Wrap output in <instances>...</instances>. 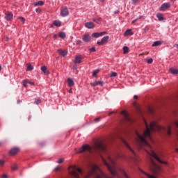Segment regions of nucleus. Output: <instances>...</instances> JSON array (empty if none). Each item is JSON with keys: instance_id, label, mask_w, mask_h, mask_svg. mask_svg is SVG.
<instances>
[{"instance_id": "obj_1", "label": "nucleus", "mask_w": 178, "mask_h": 178, "mask_svg": "<svg viewBox=\"0 0 178 178\" xmlns=\"http://www.w3.org/2000/svg\"><path fill=\"white\" fill-rule=\"evenodd\" d=\"M145 124L146 126V130L143 133V136L140 135L138 132H136V136L138 137V139L136 140V145L138 147V148H145V150L150 156H152L156 159L157 162H159V163H163L164 165H168V163L165 161H163L159 159L156 153L154 152L152 149V146H151L150 144L147 141V140H149L152 143V138L151 137V131H159V130H162L163 127H162L161 125H159L158 123L153 122H151L150 127H148V124L147 123V121H145Z\"/></svg>"}, {"instance_id": "obj_2", "label": "nucleus", "mask_w": 178, "mask_h": 178, "mask_svg": "<svg viewBox=\"0 0 178 178\" xmlns=\"http://www.w3.org/2000/svg\"><path fill=\"white\" fill-rule=\"evenodd\" d=\"M86 151L90 153L92 152V151H102L103 152H105V151H106V147H105L104 143L101 142L96 143L93 149L88 145H84L78 151H76V154H83V152H86Z\"/></svg>"}, {"instance_id": "obj_3", "label": "nucleus", "mask_w": 178, "mask_h": 178, "mask_svg": "<svg viewBox=\"0 0 178 178\" xmlns=\"http://www.w3.org/2000/svg\"><path fill=\"white\" fill-rule=\"evenodd\" d=\"M98 170H99V168L97 165H91L90 170L88 171L85 178H109L104 173H102V175L98 174Z\"/></svg>"}, {"instance_id": "obj_4", "label": "nucleus", "mask_w": 178, "mask_h": 178, "mask_svg": "<svg viewBox=\"0 0 178 178\" xmlns=\"http://www.w3.org/2000/svg\"><path fill=\"white\" fill-rule=\"evenodd\" d=\"M70 168L71 169L70 170V174L74 178H79V173H80V175H83V170L76 166H70Z\"/></svg>"}, {"instance_id": "obj_5", "label": "nucleus", "mask_w": 178, "mask_h": 178, "mask_svg": "<svg viewBox=\"0 0 178 178\" xmlns=\"http://www.w3.org/2000/svg\"><path fill=\"white\" fill-rule=\"evenodd\" d=\"M150 169L153 173H155L156 175H158L159 172H161V167H159L152 159H150Z\"/></svg>"}, {"instance_id": "obj_6", "label": "nucleus", "mask_w": 178, "mask_h": 178, "mask_svg": "<svg viewBox=\"0 0 178 178\" xmlns=\"http://www.w3.org/2000/svg\"><path fill=\"white\" fill-rule=\"evenodd\" d=\"M122 143L123 144H124L125 147H127L129 151H130L131 154H132L131 159L136 162V161H137V157L136 156V152H134V150H133L131 147H130V145H129V143H127V142H126V140H122Z\"/></svg>"}, {"instance_id": "obj_7", "label": "nucleus", "mask_w": 178, "mask_h": 178, "mask_svg": "<svg viewBox=\"0 0 178 178\" xmlns=\"http://www.w3.org/2000/svg\"><path fill=\"white\" fill-rule=\"evenodd\" d=\"M60 15L63 17H66L69 15V10H67V7H63L61 9Z\"/></svg>"}, {"instance_id": "obj_8", "label": "nucleus", "mask_w": 178, "mask_h": 178, "mask_svg": "<svg viewBox=\"0 0 178 178\" xmlns=\"http://www.w3.org/2000/svg\"><path fill=\"white\" fill-rule=\"evenodd\" d=\"M108 40H109V36H104L100 42H97V45H105L108 42Z\"/></svg>"}, {"instance_id": "obj_9", "label": "nucleus", "mask_w": 178, "mask_h": 178, "mask_svg": "<svg viewBox=\"0 0 178 178\" xmlns=\"http://www.w3.org/2000/svg\"><path fill=\"white\" fill-rule=\"evenodd\" d=\"M121 115L124 116V120H125V122H131V119L126 111H122Z\"/></svg>"}, {"instance_id": "obj_10", "label": "nucleus", "mask_w": 178, "mask_h": 178, "mask_svg": "<svg viewBox=\"0 0 178 178\" xmlns=\"http://www.w3.org/2000/svg\"><path fill=\"white\" fill-rule=\"evenodd\" d=\"M105 34H107L106 31L101 33H94L92 34V37H93L94 38H98L99 37H102V35H105Z\"/></svg>"}, {"instance_id": "obj_11", "label": "nucleus", "mask_w": 178, "mask_h": 178, "mask_svg": "<svg viewBox=\"0 0 178 178\" xmlns=\"http://www.w3.org/2000/svg\"><path fill=\"white\" fill-rule=\"evenodd\" d=\"M170 8V3H164L160 7V10H166V9H169Z\"/></svg>"}, {"instance_id": "obj_12", "label": "nucleus", "mask_w": 178, "mask_h": 178, "mask_svg": "<svg viewBox=\"0 0 178 178\" xmlns=\"http://www.w3.org/2000/svg\"><path fill=\"white\" fill-rule=\"evenodd\" d=\"M19 151L20 149L19 147H14L10 150L9 154L10 155H16Z\"/></svg>"}, {"instance_id": "obj_13", "label": "nucleus", "mask_w": 178, "mask_h": 178, "mask_svg": "<svg viewBox=\"0 0 178 178\" xmlns=\"http://www.w3.org/2000/svg\"><path fill=\"white\" fill-rule=\"evenodd\" d=\"M82 40L84 42H90V41H91V36L88 33H86L83 35Z\"/></svg>"}, {"instance_id": "obj_14", "label": "nucleus", "mask_w": 178, "mask_h": 178, "mask_svg": "<svg viewBox=\"0 0 178 178\" xmlns=\"http://www.w3.org/2000/svg\"><path fill=\"white\" fill-rule=\"evenodd\" d=\"M5 18L6 19V20H8L9 22V21L12 20V19H13V14H12V13H10V12H7V13H6Z\"/></svg>"}, {"instance_id": "obj_15", "label": "nucleus", "mask_w": 178, "mask_h": 178, "mask_svg": "<svg viewBox=\"0 0 178 178\" xmlns=\"http://www.w3.org/2000/svg\"><path fill=\"white\" fill-rule=\"evenodd\" d=\"M57 52L59 54V55H61V56H66V55H67V50H62L60 49L57 50Z\"/></svg>"}, {"instance_id": "obj_16", "label": "nucleus", "mask_w": 178, "mask_h": 178, "mask_svg": "<svg viewBox=\"0 0 178 178\" xmlns=\"http://www.w3.org/2000/svg\"><path fill=\"white\" fill-rule=\"evenodd\" d=\"M83 59V56L76 55L75 56V63H81V60Z\"/></svg>"}, {"instance_id": "obj_17", "label": "nucleus", "mask_w": 178, "mask_h": 178, "mask_svg": "<svg viewBox=\"0 0 178 178\" xmlns=\"http://www.w3.org/2000/svg\"><path fill=\"white\" fill-rule=\"evenodd\" d=\"M41 70H42V72H43L44 74H45L46 76H48L49 74V71H48V70H47V66H45V65L42 66Z\"/></svg>"}, {"instance_id": "obj_18", "label": "nucleus", "mask_w": 178, "mask_h": 178, "mask_svg": "<svg viewBox=\"0 0 178 178\" xmlns=\"http://www.w3.org/2000/svg\"><path fill=\"white\" fill-rule=\"evenodd\" d=\"M102 84H104V82L99 81H95V82L90 83V86L92 87H97V86H102Z\"/></svg>"}, {"instance_id": "obj_19", "label": "nucleus", "mask_w": 178, "mask_h": 178, "mask_svg": "<svg viewBox=\"0 0 178 178\" xmlns=\"http://www.w3.org/2000/svg\"><path fill=\"white\" fill-rule=\"evenodd\" d=\"M85 26L87 29H94L95 26H94V23L89 22H86L85 24Z\"/></svg>"}, {"instance_id": "obj_20", "label": "nucleus", "mask_w": 178, "mask_h": 178, "mask_svg": "<svg viewBox=\"0 0 178 178\" xmlns=\"http://www.w3.org/2000/svg\"><path fill=\"white\" fill-rule=\"evenodd\" d=\"M142 173H143L144 177H142V178H156L155 177L147 174V172H144V171L141 170Z\"/></svg>"}, {"instance_id": "obj_21", "label": "nucleus", "mask_w": 178, "mask_h": 178, "mask_svg": "<svg viewBox=\"0 0 178 178\" xmlns=\"http://www.w3.org/2000/svg\"><path fill=\"white\" fill-rule=\"evenodd\" d=\"M67 83L69 87H73L74 86V81H73V79L70 78L67 79Z\"/></svg>"}, {"instance_id": "obj_22", "label": "nucleus", "mask_w": 178, "mask_h": 178, "mask_svg": "<svg viewBox=\"0 0 178 178\" xmlns=\"http://www.w3.org/2000/svg\"><path fill=\"white\" fill-rule=\"evenodd\" d=\"M44 5V1H38L37 2L33 3L34 6H42Z\"/></svg>"}, {"instance_id": "obj_23", "label": "nucleus", "mask_w": 178, "mask_h": 178, "mask_svg": "<svg viewBox=\"0 0 178 178\" xmlns=\"http://www.w3.org/2000/svg\"><path fill=\"white\" fill-rule=\"evenodd\" d=\"M53 24L56 26V27H60V26H62V22L60 21L56 20L54 22Z\"/></svg>"}, {"instance_id": "obj_24", "label": "nucleus", "mask_w": 178, "mask_h": 178, "mask_svg": "<svg viewBox=\"0 0 178 178\" xmlns=\"http://www.w3.org/2000/svg\"><path fill=\"white\" fill-rule=\"evenodd\" d=\"M133 35V31H131V29L127 30L124 33V35H125V37H127V35Z\"/></svg>"}, {"instance_id": "obj_25", "label": "nucleus", "mask_w": 178, "mask_h": 178, "mask_svg": "<svg viewBox=\"0 0 178 178\" xmlns=\"http://www.w3.org/2000/svg\"><path fill=\"white\" fill-rule=\"evenodd\" d=\"M170 73H172V74H178V70H177V69L170 68Z\"/></svg>"}, {"instance_id": "obj_26", "label": "nucleus", "mask_w": 178, "mask_h": 178, "mask_svg": "<svg viewBox=\"0 0 178 178\" xmlns=\"http://www.w3.org/2000/svg\"><path fill=\"white\" fill-rule=\"evenodd\" d=\"M159 45H162V42L161 41H156L152 44V47H158Z\"/></svg>"}, {"instance_id": "obj_27", "label": "nucleus", "mask_w": 178, "mask_h": 178, "mask_svg": "<svg viewBox=\"0 0 178 178\" xmlns=\"http://www.w3.org/2000/svg\"><path fill=\"white\" fill-rule=\"evenodd\" d=\"M156 17L159 19L160 22H162V20H163V15L161 13L157 14Z\"/></svg>"}, {"instance_id": "obj_28", "label": "nucleus", "mask_w": 178, "mask_h": 178, "mask_svg": "<svg viewBox=\"0 0 178 178\" xmlns=\"http://www.w3.org/2000/svg\"><path fill=\"white\" fill-rule=\"evenodd\" d=\"M58 37H60V38H66V33H65V32H60L58 35Z\"/></svg>"}, {"instance_id": "obj_29", "label": "nucleus", "mask_w": 178, "mask_h": 178, "mask_svg": "<svg viewBox=\"0 0 178 178\" xmlns=\"http://www.w3.org/2000/svg\"><path fill=\"white\" fill-rule=\"evenodd\" d=\"M29 83H30V81L29 80H24L22 81L24 87H27V84H29Z\"/></svg>"}, {"instance_id": "obj_30", "label": "nucleus", "mask_w": 178, "mask_h": 178, "mask_svg": "<svg viewBox=\"0 0 178 178\" xmlns=\"http://www.w3.org/2000/svg\"><path fill=\"white\" fill-rule=\"evenodd\" d=\"M33 69H34V67H33V65L30 64L27 65L26 70L30 71V70H33Z\"/></svg>"}, {"instance_id": "obj_31", "label": "nucleus", "mask_w": 178, "mask_h": 178, "mask_svg": "<svg viewBox=\"0 0 178 178\" xmlns=\"http://www.w3.org/2000/svg\"><path fill=\"white\" fill-rule=\"evenodd\" d=\"M98 73H99V70H95L92 73L93 77H97V74H98Z\"/></svg>"}, {"instance_id": "obj_32", "label": "nucleus", "mask_w": 178, "mask_h": 178, "mask_svg": "<svg viewBox=\"0 0 178 178\" xmlns=\"http://www.w3.org/2000/svg\"><path fill=\"white\" fill-rule=\"evenodd\" d=\"M124 54H129V47L124 46L123 47Z\"/></svg>"}, {"instance_id": "obj_33", "label": "nucleus", "mask_w": 178, "mask_h": 178, "mask_svg": "<svg viewBox=\"0 0 178 178\" xmlns=\"http://www.w3.org/2000/svg\"><path fill=\"white\" fill-rule=\"evenodd\" d=\"M93 22L95 23H99V22H101V18H93Z\"/></svg>"}, {"instance_id": "obj_34", "label": "nucleus", "mask_w": 178, "mask_h": 178, "mask_svg": "<svg viewBox=\"0 0 178 178\" xmlns=\"http://www.w3.org/2000/svg\"><path fill=\"white\" fill-rule=\"evenodd\" d=\"M116 76H118V73H116V72H112L110 74V77H116Z\"/></svg>"}, {"instance_id": "obj_35", "label": "nucleus", "mask_w": 178, "mask_h": 178, "mask_svg": "<svg viewBox=\"0 0 178 178\" xmlns=\"http://www.w3.org/2000/svg\"><path fill=\"white\" fill-rule=\"evenodd\" d=\"M139 19H143V17H140L139 18H136V19L132 21V24H134L136 22L138 21Z\"/></svg>"}, {"instance_id": "obj_36", "label": "nucleus", "mask_w": 178, "mask_h": 178, "mask_svg": "<svg viewBox=\"0 0 178 178\" xmlns=\"http://www.w3.org/2000/svg\"><path fill=\"white\" fill-rule=\"evenodd\" d=\"M65 159H60L58 161H57V163H63Z\"/></svg>"}, {"instance_id": "obj_37", "label": "nucleus", "mask_w": 178, "mask_h": 178, "mask_svg": "<svg viewBox=\"0 0 178 178\" xmlns=\"http://www.w3.org/2000/svg\"><path fill=\"white\" fill-rule=\"evenodd\" d=\"M154 62V59L152 58H149L147 60V63H149V65H151V63H152Z\"/></svg>"}, {"instance_id": "obj_38", "label": "nucleus", "mask_w": 178, "mask_h": 178, "mask_svg": "<svg viewBox=\"0 0 178 178\" xmlns=\"http://www.w3.org/2000/svg\"><path fill=\"white\" fill-rule=\"evenodd\" d=\"M19 20H21V22H22V23H24V22H26V19H24V17H19Z\"/></svg>"}, {"instance_id": "obj_39", "label": "nucleus", "mask_w": 178, "mask_h": 178, "mask_svg": "<svg viewBox=\"0 0 178 178\" xmlns=\"http://www.w3.org/2000/svg\"><path fill=\"white\" fill-rule=\"evenodd\" d=\"M35 102L36 105H39V104H41V99H38L35 100Z\"/></svg>"}, {"instance_id": "obj_40", "label": "nucleus", "mask_w": 178, "mask_h": 178, "mask_svg": "<svg viewBox=\"0 0 178 178\" xmlns=\"http://www.w3.org/2000/svg\"><path fill=\"white\" fill-rule=\"evenodd\" d=\"M12 169H13V170H17V164H14V165H13V167H12Z\"/></svg>"}, {"instance_id": "obj_41", "label": "nucleus", "mask_w": 178, "mask_h": 178, "mask_svg": "<svg viewBox=\"0 0 178 178\" xmlns=\"http://www.w3.org/2000/svg\"><path fill=\"white\" fill-rule=\"evenodd\" d=\"M139 1L140 0H132L131 3L132 5H136V3H137V2H139Z\"/></svg>"}, {"instance_id": "obj_42", "label": "nucleus", "mask_w": 178, "mask_h": 178, "mask_svg": "<svg viewBox=\"0 0 178 178\" xmlns=\"http://www.w3.org/2000/svg\"><path fill=\"white\" fill-rule=\"evenodd\" d=\"M3 165H5V161L0 160V166H3Z\"/></svg>"}, {"instance_id": "obj_43", "label": "nucleus", "mask_w": 178, "mask_h": 178, "mask_svg": "<svg viewBox=\"0 0 178 178\" xmlns=\"http://www.w3.org/2000/svg\"><path fill=\"white\" fill-rule=\"evenodd\" d=\"M89 51H90V52H95V47H93L90 48Z\"/></svg>"}, {"instance_id": "obj_44", "label": "nucleus", "mask_w": 178, "mask_h": 178, "mask_svg": "<svg viewBox=\"0 0 178 178\" xmlns=\"http://www.w3.org/2000/svg\"><path fill=\"white\" fill-rule=\"evenodd\" d=\"M167 133H168V136H170V134H172V132H170V127H168V132H167Z\"/></svg>"}, {"instance_id": "obj_45", "label": "nucleus", "mask_w": 178, "mask_h": 178, "mask_svg": "<svg viewBox=\"0 0 178 178\" xmlns=\"http://www.w3.org/2000/svg\"><path fill=\"white\" fill-rule=\"evenodd\" d=\"M100 119H101L100 118H95V122L96 123H98V122H99Z\"/></svg>"}, {"instance_id": "obj_46", "label": "nucleus", "mask_w": 178, "mask_h": 178, "mask_svg": "<svg viewBox=\"0 0 178 178\" xmlns=\"http://www.w3.org/2000/svg\"><path fill=\"white\" fill-rule=\"evenodd\" d=\"M54 170L58 172V170H60V167H56Z\"/></svg>"}, {"instance_id": "obj_47", "label": "nucleus", "mask_w": 178, "mask_h": 178, "mask_svg": "<svg viewBox=\"0 0 178 178\" xmlns=\"http://www.w3.org/2000/svg\"><path fill=\"white\" fill-rule=\"evenodd\" d=\"M35 12H37V13H40L41 12V9L36 8Z\"/></svg>"}, {"instance_id": "obj_48", "label": "nucleus", "mask_w": 178, "mask_h": 178, "mask_svg": "<svg viewBox=\"0 0 178 178\" xmlns=\"http://www.w3.org/2000/svg\"><path fill=\"white\" fill-rule=\"evenodd\" d=\"M149 111L151 113H154V109H152V108H149Z\"/></svg>"}, {"instance_id": "obj_49", "label": "nucleus", "mask_w": 178, "mask_h": 178, "mask_svg": "<svg viewBox=\"0 0 178 178\" xmlns=\"http://www.w3.org/2000/svg\"><path fill=\"white\" fill-rule=\"evenodd\" d=\"M2 178H8V175L6 174H3L2 176H1Z\"/></svg>"}, {"instance_id": "obj_50", "label": "nucleus", "mask_w": 178, "mask_h": 178, "mask_svg": "<svg viewBox=\"0 0 178 178\" xmlns=\"http://www.w3.org/2000/svg\"><path fill=\"white\" fill-rule=\"evenodd\" d=\"M134 99H138V96L136 95H135L134 96Z\"/></svg>"}, {"instance_id": "obj_51", "label": "nucleus", "mask_w": 178, "mask_h": 178, "mask_svg": "<svg viewBox=\"0 0 178 178\" xmlns=\"http://www.w3.org/2000/svg\"><path fill=\"white\" fill-rule=\"evenodd\" d=\"M54 38L55 40H56V39L58 38V35H54Z\"/></svg>"}, {"instance_id": "obj_52", "label": "nucleus", "mask_w": 178, "mask_h": 178, "mask_svg": "<svg viewBox=\"0 0 178 178\" xmlns=\"http://www.w3.org/2000/svg\"><path fill=\"white\" fill-rule=\"evenodd\" d=\"M77 44H81V40H78L77 41Z\"/></svg>"}, {"instance_id": "obj_53", "label": "nucleus", "mask_w": 178, "mask_h": 178, "mask_svg": "<svg viewBox=\"0 0 178 178\" xmlns=\"http://www.w3.org/2000/svg\"><path fill=\"white\" fill-rule=\"evenodd\" d=\"M28 84H32V85H33V84H34V83H33V82H30V81H29V82H28Z\"/></svg>"}, {"instance_id": "obj_54", "label": "nucleus", "mask_w": 178, "mask_h": 178, "mask_svg": "<svg viewBox=\"0 0 178 178\" xmlns=\"http://www.w3.org/2000/svg\"><path fill=\"white\" fill-rule=\"evenodd\" d=\"M0 70H2V65H0Z\"/></svg>"}, {"instance_id": "obj_55", "label": "nucleus", "mask_w": 178, "mask_h": 178, "mask_svg": "<svg viewBox=\"0 0 178 178\" xmlns=\"http://www.w3.org/2000/svg\"><path fill=\"white\" fill-rule=\"evenodd\" d=\"M100 2H105V0H100Z\"/></svg>"}, {"instance_id": "obj_56", "label": "nucleus", "mask_w": 178, "mask_h": 178, "mask_svg": "<svg viewBox=\"0 0 178 178\" xmlns=\"http://www.w3.org/2000/svg\"><path fill=\"white\" fill-rule=\"evenodd\" d=\"M139 56H143V54H139Z\"/></svg>"}, {"instance_id": "obj_57", "label": "nucleus", "mask_w": 178, "mask_h": 178, "mask_svg": "<svg viewBox=\"0 0 178 178\" xmlns=\"http://www.w3.org/2000/svg\"><path fill=\"white\" fill-rule=\"evenodd\" d=\"M51 27H54V24H51Z\"/></svg>"}, {"instance_id": "obj_58", "label": "nucleus", "mask_w": 178, "mask_h": 178, "mask_svg": "<svg viewBox=\"0 0 178 178\" xmlns=\"http://www.w3.org/2000/svg\"><path fill=\"white\" fill-rule=\"evenodd\" d=\"M177 152H178V148L176 149Z\"/></svg>"}, {"instance_id": "obj_59", "label": "nucleus", "mask_w": 178, "mask_h": 178, "mask_svg": "<svg viewBox=\"0 0 178 178\" xmlns=\"http://www.w3.org/2000/svg\"><path fill=\"white\" fill-rule=\"evenodd\" d=\"M110 115H112V113H110Z\"/></svg>"}, {"instance_id": "obj_60", "label": "nucleus", "mask_w": 178, "mask_h": 178, "mask_svg": "<svg viewBox=\"0 0 178 178\" xmlns=\"http://www.w3.org/2000/svg\"><path fill=\"white\" fill-rule=\"evenodd\" d=\"M177 48H178V45H177Z\"/></svg>"}, {"instance_id": "obj_61", "label": "nucleus", "mask_w": 178, "mask_h": 178, "mask_svg": "<svg viewBox=\"0 0 178 178\" xmlns=\"http://www.w3.org/2000/svg\"><path fill=\"white\" fill-rule=\"evenodd\" d=\"M6 41H8V38L6 39Z\"/></svg>"}, {"instance_id": "obj_62", "label": "nucleus", "mask_w": 178, "mask_h": 178, "mask_svg": "<svg viewBox=\"0 0 178 178\" xmlns=\"http://www.w3.org/2000/svg\"><path fill=\"white\" fill-rule=\"evenodd\" d=\"M1 143H0V145H1Z\"/></svg>"}]
</instances>
